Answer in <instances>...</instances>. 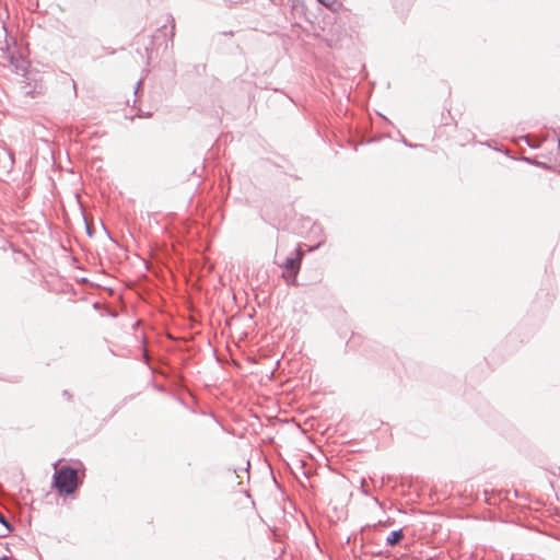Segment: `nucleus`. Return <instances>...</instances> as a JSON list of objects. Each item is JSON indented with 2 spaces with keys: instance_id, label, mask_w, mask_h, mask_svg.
Wrapping results in <instances>:
<instances>
[{
  "instance_id": "6",
  "label": "nucleus",
  "mask_w": 560,
  "mask_h": 560,
  "mask_svg": "<svg viewBox=\"0 0 560 560\" xmlns=\"http://www.w3.org/2000/svg\"><path fill=\"white\" fill-rule=\"evenodd\" d=\"M523 160L525 162L529 163V164H533V165H536V166H539V167H542V168H548V165L545 162H538V161H535V160H533L530 158H524Z\"/></svg>"
},
{
  "instance_id": "8",
  "label": "nucleus",
  "mask_w": 560,
  "mask_h": 560,
  "mask_svg": "<svg viewBox=\"0 0 560 560\" xmlns=\"http://www.w3.org/2000/svg\"><path fill=\"white\" fill-rule=\"evenodd\" d=\"M318 2L330 9L336 4V0H318Z\"/></svg>"
},
{
  "instance_id": "4",
  "label": "nucleus",
  "mask_w": 560,
  "mask_h": 560,
  "mask_svg": "<svg viewBox=\"0 0 560 560\" xmlns=\"http://www.w3.org/2000/svg\"><path fill=\"white\" fill-rule=\"evenodd\" d=\"M0 524L3 525L4 532L0 533V537H7L11 532H13L14 527L9 522V520L0 512Z\"/></svg>"
},
{
  "instance_id": "14",
  "label": "nucleus",
  "mask_w": 560,
  "mask_h": 560,
  "mask_svg": "<svg viewBox=\"0 0 560 560\" xmlns=\"http://www.w3.org/2000/svg\"><path fill=\"white\" fill-rule=\"evenodd\" d=\"M86 231H88V234L91 236V235H92V233H91V230H90V228H89V226H88Z\"/></svg>"
},
{
  "instance_id": "1",
  "label": "nucleus",
  "mask_w": 560,
  "mask_h": 560,
  "mask_svg": "<svg viewBox=\"0 0 560 560\" xmlns=\"http://www.w3.org/2000/svg\"><path fill=\"white\" fill-rule=\"evenodd\" d=\"M82 482L78 469L70 465H62L52 476V487L63 497L73 494Z\"/></svg>"
},
{
  "instance_id": "11",
  "label": "nucleus",
  "mask_w": 560,
  "mask_h": 560,
  "mask_svg": "<svg viewBox=\"0 0 560 560\" xmlns=\"http://www.w3.org/2000/svg\"><path fill=\"white\" fill-rule=\"evenodd\" d=\"M164 30H166V24H163V25L159 28V32H162V31H164Z\"/></svg>"
},
{
  "instance_id": "9",
  "label": "nucleus",
  "mask_w": 560,
  "mask_h": 560,
  "mask_svg": "<svg viewBox=\"0 0 560 560\" xmlns=\"http://www.w3.org/2000/svg\"><path fill=\"white\" fill-rule=\"evenodd\" d=\"M383 524H384V523H383L382 521H380L377 524H373V525H365V526H363L361 530H362V532H364V530H366V529H370V528H372V527L374 528V527H376L377 525H383Z\"/></svg>"
},
{
  "instance_id": "3",
  "label": "nucleus",
  "mask_w": 560,
  "mask_h": 560,
  "mask_svg": "<svg viewBox=\"0 0 560 560\" xmlns=\"http://www.w3.org/2000/svg\"><path fill=\"white\" fill-rule=\"evenodd\" d=\"M405 538V533L402 528H399L397 530H393L389 533V535L386 537V545L388 547H395L400 544V541Z\"/></svg>"
},
{
  "instance_id": "7",
  "label": "nucleus",
  "mask_w": 560,
  "mask_h": 560,
  "mask_svg": "<svg viewBox=\"0 0 560 560\" xmlns=\"http://www.w3.org/2000/svg\"><path fill=\"white\" fill-rule=\"evenodd\" d=\"M166 22L171 23V33H170V37H171V40H173V37L175 35V20L172 15H170L166 20Z\"/></svg>"
},
{
  "instance_id": "12",
  "label": "nucleus",
  "mask_w": 560,
  "mask_h": 560,
  "mask_svg": "<svg viewBox=\"0 0 560 560\" xmlns=\"http://www.w3.org/2000/svg\"><path fill=\"white\" fill-rule=\"evenodd\" d=\"M140 84H141V81H138L137 83V88H136V92L138 91V89L140 88Z\"/></svg>"
},
{
  "instance_id": "10",
  "label": "nucleus",
  "mask_w": 560,
  "mask_h": 560,
  "mask_svg": "<svg viewBox=\"0 0 560 560\" xmlns=\"http://www.w3.org/2000/svg\"><path fill=\"white\" fill-rule=\"evenodd\" d=\"M62 395H63L68 400H70V399H71V394H70L68 390H63Z\"/></svg>"
},
{
  "instance_id": "13",
  "label": "nucleus",
  "mask_w": 560,
  "mask_h": 560,
  "mask_svg": "<svg viewBox=\"0 0 560 560\" xmlns=\"http://www.w3.org/2000/svg\"><path fill=\"white\" fill-rule=\"evenodd\" d=\"M0 560H9L7 556L0 557Z\"/></svg>"
},
{
  "instance_id": "2",
  "label": "nucleus",
  "mask_w": 560,
  "mask_h": 560,
  "mask_svg": "<svg viewBox=\"0 0 560 560\" xmlns=\"http://www.w3.org/2000/svg\"><path fill=\"white\" fill-rule=\"evenodd\" d=\"M304 253L301 248H296L294 257H287L279 266L284 269L281 277L289 285L298 284V273L301 268V261Z\"/></svg>"
},
{
  "instance_id": "5",
  "label": "nucleus",
  "mask_w": 560,
  "mask_h": 560,
  "mask_svg": "<svg viewBox=\"0 0 560 560\" xmlns=\"http://www.w3.org/2000/svg\"><path fill=\"white\" fill-rule=\"evenodd\" d=\"M522 140L526 142V144L533 149L539 148L540 143L537 141H532L529 136H523L521 137Z\"/></svg>"
}]
</instances>
